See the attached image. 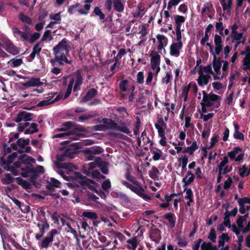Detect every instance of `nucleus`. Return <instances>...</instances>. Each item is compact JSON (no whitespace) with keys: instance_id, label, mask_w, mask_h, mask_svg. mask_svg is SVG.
I'll use <instances>...</instances> for the list:
<instances>
[{"instance_id":"obj_3","label":"nucleus","mask_w":250,"mask_h":250,"mask_svg":"<svg viewBox=\"0 0 250 250\" xmlns=\"http://www.w3.org/2000/svg\"><path fill=\"white\" fill-rule=\"evenodd\" d=\"M22 172L21 175L24 178L29 176V174H31L30 180L34 184L35 180L40 176V174L43 173L44 172V168L42 166H38L36 168L32 167L25 166L24 167L21 168Z\"/></svg>"},{"instance_id":"obj_26","label":"nucleus","mask_w":250,"mask_h":250,"mask_svg":"<svg viewBox=\"0 0 250 250\" xmlns=\"http://www.w3.org/2000/svg\"><path fill=\"white\" fill-rule=\"evenodd\" d=\"M218 247H224L225 242H229L230 240V237L227 233H222L219 238Z\"/></svg>"},{"instance_id":"obj_23","label":"nucleus","mask_w":250,"mask_h":250,"mask_svg":"<svg viewBox=\"0 0 250 250\" xmlns=\"http://www.w3.org/2000/svg\"><path fill=\"white\" fill-rule=\"evenodd\" d=\"M198 74L199 76L197 79V82L199 85L203 86L204 85H207L208 83L205 77L203 70L201 69H200L198 71Z\"/></svg>"},{"instance_id":"obj_10","label":"nucleus","mask_w":250,"mask_h":250,"mask_svg":"<svg viewBox=\"0 0 250 250\" xmlns=\"http://www.w3.org/2000/svg\"><path fill=\"white\" fill-rule=\"evenodd\" d=\"M153 52L151 53L150 54V56L151 57L150 60V64L151 68L153 70L156 69V74H158L160 71V67L159 66L160 63V59L161 56L159 54H157L155 55H153Z\"/></svg>"},{"instance_id":"obj_57","label":"nucleus","mask_w":250,"mask_h":250,"mask_svg":"<svg viewBox=\"0 0 250 250\" xmlns=\"http://www.w3.org/2000/svg\"><path fill=\"white\" fill-rule=\"evenodd\" d=\"M213 245L210 242H203L201 245V250H210Z\"/></svg>"},{"instance_id":"obj_47","label":"nucleus","mask_w":250,"mask_h":250,"mask_svg":"<svg viewBox=\"0 0 250 250\" xmlns=\"http://www.w3.org/2000/svg\"><path fill=\"white\" fill-rule=\"evenodd\" d=\"M54 103V101H52L51 99H49L47 100H42L37 105V107H42L44 106L48 105Z\"/></svg>"},{"instance_id":"obj_45","label":"nucleus","mask_w":250,"mask_h":250,"mask_svg":"<svg viewBox=\"0 0 250 250\" xmlns=\"http://www.w3.org/2000/svg\"><path fill=\"white\" fill-rule=\"evenodd\" d=\"M239 170L240 171L239 175L241 177H245L249 175L248 168L246 165L242 166V167L239 168Z\"/></svg>"},{"instance_id":"obj_36","label":"nucleus","mask_w":250,"mask_h":250,"mask_svg":"<svg viewBox=\"0 0 250 250\" xmlns=\"http://www.w3.org/2000/svg\"><path fill=\"white\" fill-rule=\"evenodd\" d=\"M129 82L127 80H122L119 84V88L122 92H125L127 91Z\"/></svg>"},{"instance_id":"obj_28","label":"nucleus","mask_w":250,"mask_h":250,"mask_svg":"<svg viewBox=\"0 0 250 250\" xmlns=\"http://www.w3.org/2000/svg\"><path fill=\"white\" fill-rule=\"evenodd\" d=\"M19 19L23 23L28 24L30 25L33 24L31 19L22 13H21L19 14Z\"/></svg>"},{"instance_id":"obj_11","label":"nucleus","mask_w":250,"mask_h":250,"mask_svg":"<svg viewBox=\"0 0 250 250\" xmlns=\"http://www.w3.org/2000/svg\"><path fill=\"white\" fill-rule=\"evenodd\" d=\"M97 94L98 90L94 88H91L87 91L85 95L80 100V103H85L91 101Z\"/></svg>"},{"instance_id":"obj_38","label":"nucleus","mask_w":250,"mask_h":250,"mask_svg":"<svg viewBox=\"0 0 250 250\" xmlns=\"http://www.w3.org/2000/svg\"><path fill=\"white\" fill-rule=\"evenodd\" d=\"M156 37L159 42L157 49L159 51H161L164 48L163 41L165 40H167V39L164 35L160 34L157 35Z\"/></svg>"},{"instance_id":"obj_48","label":"nucleus","mask_w":250,"mask_h":250,"mask_svg":"<svg viewBox=\"0 0 250 250\" xmlns=\"http://www.w3.org/2000/svg\"><path fill=\"white\" fill-rule=\"evenodd\" d=\"M73 125V123L72 122L69 121L64 123L62 126L63 127H62L59 129V131H62L66 130L68 129H70Z\"/></svg>"},{"instance_id":"obj_35","label":"nucleus","mask_w":250,"mask_h":250,"mask_svg":"<svg viewBox=\"0 0 250 250\" xmlns=\"http://www.w3.org/2000/svg\"><path fill=\"white\" fill-rule=\"evenodd\" d=\"M160 174V171L155 166H153L151 170L149 171V175L151 178L155 180L158 179V175Z\"/></svg>"},{"instance_id":"obj_41","label":"nucleus","mask_w":250,"mask_h":250,"mask_svg":"<svg viewBox=\"0 0 250 250\" xmlns=\"http://www.w3.org/2000/svg\"><path fill=\"white\" fill-rule=\"evenodd\" d=\"M225 217L224 218V221L223 224L227 227L230 228L231 227L230 221V215L229 214V211L227 210L224 214Z\"/></svg>"},{"instance_id":"obj_61","label":"nucleus","mask_w":250,"mask_h":250,"mask_svg":"<svg viewBox=\"0 0 250 250\" xmlns=\"http://www.w3.org/2000/svg\"><path fill=\"white\" fill-rule=\"evenodd\" d=\"M41 34L38 32H35L31 35L30 38L29 37L28 41L30 43H33L37 40L40 37Z\"/></svg>"},{"instance_id":"obj_42","label":"nucleus","mask_w":250,"mask_h":250,"mask_svg":"<svg viewBox=\"0 0 250 250\" xmlns=\"http://www.w3.org/2000/svg\"><path fill=\"white\" fill-rule=\"evenodd\" d=\"M12 148L11 146H8L6 144L2 145V154L3 156H6L7 154L12 152Z\"/></svg>"},{"instance_id":"obj_4","label":"nucleus","mask_w":250,"mask_h":250,"mask_svg":"<svg viewBox=\"0 0 250 250\" xmlns=\"http://www.w3.org/2000/svg\"><path fill=\"white\" fill-rule=\"evenodd\" d=\"M214 50H212V52H210L213 55V61L221 60L220 57L217 58V56L219 55L223 49V44L222 37L218 34L214 36Z\"/></svg>"},{"instance_id":"obj_22","label":"nucleus","mask_w":250,"mask_h":250,"mask_svg":"<svg viewBox=\"0 0 250 250\" xmlns=\"http://www.w3.org/2000/svg\"><path fill=\"white\" fill-rule=\"evenodd\" d=\"M6 47V50L7 51L12 54H17L19 53V50L17 47H16L14 44L10 41H8L5 43Z\"/></svg>"},{"instance_id":"obj_17","label":"nucleus","mask_w":250,"mask_h":250,"mask_svg":"<svg viewBox=\"0 0 250 250\" xmlns=\"http://www.w3.org/2000/svg\"><path fill=\"white\" fill-rule=\"evenodd\" d=\"M220 98L219 96L210 93H209V95L205 99L203 102L206 104L207 107H211L213 105L212 102L219 100Z\"/></svg>"},{"instance_id":"obj_8","label":"nucleus","mask_w":250,"mask_h":250,"mask_svg":"<svg viewBox=\"0 0 250 250\" xmlns=\"http://www.w3.org/2000/svg\"><path fill=\"white\" fill-rule=\"evenodd\" d=\"M68 47V40L66 38L63 39L58 44L53 47L54 54H60L64 51H67Z\"/></svg>"},{"instance_id":"obj_1","label":"nucleus","mask_w":250,"mask_h":250,"mask_svg":"<svg viewBox=\"0 0 250 250\" xmlns=\"http://www.w3.org/2000/svg\"><path fill=\"white\" fill-rule=\"evenodd\" d=\"M81 72V70L78 69L71 75L64 95L63 96V95L61 93L59 94L53 100L54 101V103L59 101L61 99L63 100L67 99L70 95L72 89L74 92L80 90L81 86L83 83Z\"/></svg>"},{"instance_id":"obj_46","label":"nucleus","mask_w":250,"mask_h":250,"mask_svg":"<svg viewBox=\"0 0 250 250\" xmlns=\"http://www.w3.org/2000/svg\"><path fill=\"white\" fill-rule=\"evenodd\" d=\"M187 178V176H186L182 180V182L184 183V187H187L192 183L195 179V176H190L188 180Z\"/></svg>"},{"instance_id":"obj_32","label":"nucleus","mask_w":250,"mask_h":250,"mask_svg":"<svg viewBox=\"0 0 250 250\" xmlns=\"http://www.w3.org/2000/svg\"><path fill=\"white\" fill-rule=\"evenodd\" d=\"M102 122L104 125H108L107 129L110 128L114 129L115 126L116 125V123L113 121L111 119L103 118L102 120Z\"/></svg>"},{"instance_id":"obj_14","label":"nucleus","mask_w":250,"mask_h":250,"mask_svg":"<svg viewBox=\"0 0 250 250\" xmlns=\"http://www.w3.org/2000/svg\"><path fill=\"white\" fill-rule=\"evenodd\" d=\"M149 236L153 241L158 243L161 239V231L157 228H151L149 230Z\"/></svg>"},{"instance_id":"obj_56","label":"nucleus","mask_w":250,"mask_h":250,"mask_svg":"<svg viewBox=\"0 0 250 250\" xmlns=\"http://www.w3.org/2000/svg\"><path fill=\"white\" fill-rule=\"evenodd\" d=\"M212 8V4L210 2L205 3L202 9V13H204L208 11L209 13L211 12V8Z\"/></svg>"},{"instance_id":"obj_25","label":"nucleus","mask_w":250,"mask_h":250,"mask_svg":"<svg viewBox=\"0 0 250 250\" xmlns=\"http://www.w3.org/2000/svg\"><path fill=\"white\" fill-rule=\"evenodd\" d=\"M165 218L167 220L170 224L171 228H173L175 225V216L171 212H168L165 214Z\"/></svg>"},{"instance_id":"obj_30","label":"nucleus","mask_w":250,"mask_h":250,"mask_svg":"<svg viewBox=\"0 0 250 250\" xmlns=\"http://www.w3.org/2000/svg\"><path fill=\"white\" fill-rule=\"evenodd\" d=\"M82 216L92 219L97 220L98 218L97 214L93 211H84L82 213Z\"/></svg>"},{"instance_id":"obj_31","label":"nucleus","mask_w":250,"mask_h":250,"mask_svg":"<svg viewBox=\"0 0 250 250\" xmlns=\"http://www.w3.org/2000/svg\"><path fill=\"white\" fill-rule=\"evenodd\" d=\"M212 65L214 71L216 74H220L221 73V68L222 65L221 60L213 61Z\"/></svg>"},{"instance_id":"obj_2","label":"nucleus","mask_w":250,"mask_h":250,"mask_svg":"<svg viewBox=\"0 0 250 250\" xmlns=\"http://www.w3.org/2000/svg\"><path fill=\"white\" fill-rule=\"evenodd\" d=\"M126 179L129 182L133 183L135 186L132 185L127 181L122 180V184L132 191L137 194L146 201H150L151 198L150 196L145 194V190L141 186V184L138 182L135 177L131 176L129 172H127L125 175Z\"/></svg>"},{"instance_id":"obj_27","label":"nucleus","mask_w":250,"mask_h":250,"mask_svg":"<svg viewBox=\"0 0 250 250\" xmlns=\"http://www.w3.org/2000/svg\"><path fill=\"white\" fill-rule=\"evenodd\" d=\"M93 0H85V2L88 3L89 4H85L84 5L83 7L84 9H80L78 10V12L81 15H87L88 13V11L90 9V3H92Z\"/></svg>"},{"instance_id":"obj_59","label":"nucleus","mask_w":250,"mask_h":250,"mask_svg":"<svg viewBox=\"0 0 250 250\" xmlns=\"http://www.w3.org/2000/svg\"><path fill=\"white\" fill-rule=\"evenodd\" d=\"M153 154V159L154 161H158L159 160L162 154V152L160 149H158L157 151H153L152 152Z\"/></svg>"},{"instance_id":"obj_54","label":"nucleus","mask_w":250,"mask_h":250,"mask_svg":"<svg viewBox=\"0 0 250 250\" xmlns=\"http://www.w3.org/2000/svg\"><path fill=\"white\" fill-rule=\"evenodd\" d=\"M155 126L158 130L159 136L160 137H165V130L162 127L158 124H155Z\"/></svg>"},{"instance_id":"obj_29","label":"nucleus","mask_w":250,"mask_h":250,"mask_svg":"<svg viewBox=\"0 0 250 250\" xmlns=\"http://www.w3.org/2000/svg\"><path fill=\"white\" fill-rule=\"evenodd\" d=\"M113 7L115 11L118 12H123L124 9V6L120 0H114Z\"/></svg>"},{"instance_id":"obj_49","label":"nucleus","mask_w":250,"mask_h":250,"mask_svg":"<svg viewBox=\"0 0 250 250\" xmlns=\"http://www.w3.org/2000/svg\"><path fill=\"white\" fill-rule=\"evenodd\" d=\"M200 69H201L203 72L208 73L209 74H214V73L212 70L211 64H208L206 66H203L202 65H201Z\"/></svg>"},{"instance_id":"obj_60","label":"nucleus","mask_w":250,"mask_h":250,"mask_svg":"<svg viewBox=\"0 0 250 250\" xmlns=\"http://www.w3.org/2000/svg\"><path fill=\"white\" fill-rule=\"evenodd\" d=\"M58 173L64 180L66 181H71L73 179L76 180L75 177L74 178L71 176H67L65 173L62 170H60Z\"/></svg>"},{"instance_id":"obj_44","label":"nucleus","mask_w":250,"mask_h":250,"mask_svg":"<svg viewBox=\"0 0 250 250\" xmlns=\"http://www.w3.org/2000/svg\"><path fill=\"white\" fill-rule=\"evenodd\" d=\"M94 13L96 16H99V19L101 20H103L105 19V15L103 13L101 9L99 7H95L94 8Z\"/></svg>"},{"instance_id":"obj_50","label":"nucleus","mask_w":250,"mask_h":250,"mask_svg":"<svg viewBox=\"0 0 250 250\" xmlns=\"http://www.w3.org/2000/svg\"><path fill=\"white\" fill-rule=\"evenodd\" d=\"M208 238L213 243L216 242V234L214 229L212 228L210 229Z\"/></svg>"},{"instance_id":"obj_18","label":"nucleus","mask_w":250,"mask_h":250,"mask_svg":"<svg viewBox=\"0 0 250 250\" xmlns=\"http://www.w3.org/2000/svg\"><path fill=\"white\" fill-rule=\"evenodd\" d=\"M103 151V148L98 146H94L89 148H86L83 150V152L84 154H89L90 153H92L93 155L100 154L102 153Z\"/></svg>"},{"instance_id":"obj_55","label":"nucleus","mask_w":250,"mask_h":250,"mask_svg":"<svg viewBox=\"0 0 250 250\" xmlns=\"http://www.w3.org/2000/svg\"><path fill=\"white\" fill-rule=\"evenodd\" d=\"M127 242L129 244H130L132 246V249L133 250H135L138 244L137 239L136 237H133L131 239H129L127 240Z\"/></svg>"},{"instance_id":"obj_7","label":"nucleus","mask_w":250,"mask_h":250,"mask_svg":"<svg viewBox=\"0 0 250 250\" xmlns=\"http://www.w3.org/2000/svg\"><path fill=\"white\" fill-rule=\"evenodd\" d=\"M57 233L58 231L56 229H53L49 231L48 233L49 236L45 237L39 245L40 248L42 249L47 248L50 243L53 241L54 235Z\"/></svg>"},{"instance_id":"obj_13","label":"nucleus","mask_w":250,"mask_h":250,"mask_svg":"<svg viewBox=\"0 0 250 250\" xmlns=\"http://www.w3.org/2000/svg\"><path fill=\"white\" fill-rule=\"evenodd\" d=\"M55 57L54 59H51L50 61V62L52 65H57L58 64L57 63V61H63L65 63L70 64L72 63L71 61L67 59L66 57L64 55V54L63 53H61L60 54H54Z\"/></svg>"},{"instance_id":"obj_9","label":"nucleus","mask_w":250,"mask_h":250,"mask_svg":"<svg viewBox=\"0 0 250 250\" xmlns=\"http://www.w3.org/2000/svg\"><path fill=\"white\" fill-rule=\"evenodd\" d=\"M33 114L26 111H20L17 115L15 121L20 123L22 121L25 122L31 121L33 119Z\"/></svg>"},{"instance_id":"obj_5","label":"nucleus","mask_w":250,"mask_h":250,"mask_svg":"<svg viewBox=\"0 0 250 250\" xmlns=\"http://www.w3.org/2000/svg\"><path fill=\"white\" fill-rule=\"evenodd\" d=\"M36 162L35 159L32 156H28L26 154H23L20 155L18 158V161L14 163V165L17 168H20L21 169L22 164L26 166L32 167V164Z\"/></svg>"},{"instance_id":"obj_39","label":"nucleus","mask_w":250,"mask_h":250,"mask_svg":"<svg viewBox=\"0 0 250 250\" xmlns=\"http://www.w3.org/2000/svg\"><path fill=\"white\" fill-rule=\"evenodd\" d=\"M102 162V158L100 157H96L94 159V161L89 164V169L92 170L96 167H98L100 163Z\"/></svg>"},{"instance_id":"obj_16","label":"nucleus","mask_w":250,"mask_h":250,"mask_svg":"<svg viewBox=\"0 0 250 250\" xmlns=\"http://www.w3.org/2000/svg\"><path fill=\"white\" fill-rule=\"evenodd\" d=\"M13 34L15 37L18 38L20 37L22 40L28 41L29 40V33H25L21 31L19 28L14 27L12 29Z\"/></svg>"},{"instance_id":"obj_37","label":"nucleus","mask_w":250,"mask_h":250,"mask_svg":"<svg viewBox=\"0 0 250 250\" xmlns=\"http://www.w3.org/2000/svg\"><path fill=\"white\" fill-rule=\"evenodd\" d=\"M14 178L10 173H5L1 181L3 184L8 185L14 182Z\"/></svg>"},{"instance_id":"obj_12","label":"nucleus","mask_w":250,"mask_h":250,"mask_svg":"<svg viewBox=\"0 0 250 250\" xmlns=\"http://www.w3.org/2000/svg\"><path fill=\"white\" fill-rule=\"evenodd\" d=\"M182 47L183 43L182 42L173 43L170 46V55L178 57L180 55V50Z\"/></svg>"},{"instance_id":"obj_43","label":"nucleus","mask_w":250,"mask_h":250,"mask_svg":"<svg viewBox=\"0 0 250 250\" xmlns=\"http://www.w3.org/2000/svg\"><path fill=\"white\" fill-rule=\"evenodd\" d=\"M51 31L49 30H46L41 39V41H45L46 40L51 41L53 40V37L51 35Z\"/></svg>"},{"instance_id":"obj_21","label":"nucleus","mask_w":250,"mask_h":250,"mask_svg":"<svg viewBox=\"0 0 250 250\" xmlns=\"http://www.w3.org/2000/svg\"><path fill=\"white\" fill-rule=\"evenodd\" d=\"M16 180L18 184L21 186L24 189H30L32 188V186L29 182L23 180L21 177H17Z\"/></svg>"},{"instance_id":"obj_40","label":"nucleus","mask_w":250,"mask_h":250,"mask_svg":"<svg viewBox=\"0 0 250 250\" xmlns=\"http://www.w3.org/2000/svg\"><path fill=\"white\" fill-rule=\"evenodd\" d=\"M107 163L105 162L102 159L101 163H100V164L98 166L100 167L101 171L104 174H107L108 173V169L107 167Z\"/></svg>"},{"instance_id":"obj_34","label":"nucleus","mask_w":250,"mask_h":250,"mask_svg":"<svg viewBox=\"0 0 250 250\" xmlns=\"http://www.w3.org/2000/svg\"><path fill=\"white\" fill-rule=\"evenodd\" d=\"M62 167L66 169L67 170L66 172L67 174H70L71 172L73 171V170L77 169L76 167L73 164L67 163L62 164Z\"/></svg>"},{"instance_id":"obj_53","label":"nucleus","mask_w":250,"mask_h":250,"mask_svg":"<svg viewBox=\"0 0 250 250\" xmlns=\"http://www.w3.org/2000/svg\"><path fill=\"white\" fill-rule=\"evenodd\" d=\"M229 163V159L228 156H226L223 158V160L218 165L219 170L222 171L223 168L225 165Z\"/></svg>"},{"instance_id":"obj_6","label":"nucleus","mask_w":250,"mask_h":250,"mask_svg":"<svg viewBox=\"0 0 250 250\" xmlns=\"http://www.w3.org/2000/svg\"><path fill=\"white\" fill-rule=\"evenodd\" d=\"M75 176L76 179H80L79 184L81 186H86L87 188L90 189L91 190L94 191L95 192H97L95 187L94 185H92L91 184L94 185L96 183L94 181L92 180L89 179L88 178H86L85 177L82 175L79 172H75Z\"/></svg>"},{"instance_id":"obj_62","label":"nucleus","mask_w":250,"mask_h":250,"mask_svg":"<svg viewBox=\"0 0 250 250\" xmlns=\"http://www.w3.org/2000/svg\"><path fill=\"white\" fill-rule=\"evenodd\" d=\"M48 183L50 184L52 186L55 187V188H60L61 183L58 180L54 178H51L50 181H48Z\"/></svg>"},{"instance_id":"obj_20","label":"nucleus","mask_w":250,"mask_h":250,"mask_svg":"<svg viewBox=\"0 0 250 250\" xmlns=\"http://www.w3.org/2000/svg\"><path fill=\"white\" fill-rule=\"evenodd\" d=\"M114 129L120 131L127 135H129L131 133V131L127 127L125 122H120V125L116 123V125L115 126Z\"/></svg>"},{"instance_id":"obj_33","label":"nucleus","mask_w":250,"mask_h":250,"mask_svg":"<svg viewBox=\"0 0 250 250\" xmlns=\"http://www.w3.org/2000/svg\"><path fill=\"white\" fill-rule=\"evenodd\" d=\"M17 143L19 147L21 149H23L26 146L29 145L30 139L29 138L25 139L20 138L17 140Z\"/></svg>"},{"instance_id":"obj_51","label":"nucleus","mask_w":250,"mask_h":250,"mask_svg":"<svg viewBox=\"0 0 250 250\" xmlns=\"http://www.w3.org/2000/svg\"><path fill=\"white\" fill-rule=\"evenodd\" d=\"M102 188L105 191H108L111 188V183L109 179H107L102 184Z\"/></svg>"},{"instance_id":"obj_63","label":"nucleus","mask_w":250,"mask_h":250,"mask_svg":"<svg viewBox=\"0 0 250 250\" xmlns=\"http://www.w3.org/2000/svg\"><path fill=\"white\" fill-rule=\"evenodd\" d=\"M80 5V3L79 2H77L74 5H71L69 6L68 9V12L70 14H73L75 13V11H76V8H78Z\"/></svg>"},{"instance_id":"obj_24","label":"nucleus","mask_w":250,"mask_h":250,"mask_svg":"<svg viewBox=\"0 0 250 250\" xmlns=\"http://www.w3.org/2000/svg\"><path fill=\"white\" fill-rule=\"evenodd\" d=\"M243 36V33H238L237 31L234 33H231V38L232 39V42L236 41L235 48L240 43V40L242 39Z\"/></svg>"},{"instance_id":"obj_52","label":"nucleus","mask_w":250,"mask_h":250,"mask_svg":"<svg viewBox=\"0 0 250 250\" xmlns=\"http://www.w3.org/2000/svg\"><path fill=\"white\" fill-rule=\"evenodd\" d=\"M18 156L17 152H13L10 155H8L7 158L6 159V162H8V164H12L13 163L15 159Z\"/></svg>"},{"instance_id":"obj_58","label":"nucleus","mask_w":250,"mask_h":250,"mask_svg":"<svg viewBox=\"0 0 250 250\" xmlns=\"http://www.w3.org/2000/svg\"><path fill=\"white\" fill-rule=\"evenodd\" d=\"M182 0H170L167 5V10H170L172 6L177 5Z\"/></svg>"},{"instance_id":"obj_15","label":"nucleus","mask_w":250,"mask_h":250,"mask_svg":"<svg viewBox=\"0 0 250 250\" xmlns=\"http://www.w3.org/2000/svg\"><path fill=\"white\" fill-rule=\"evenodd\" d=\"M79 148V147L77 144H72L70 146V147L66 148L63 152L66 157L73 158L74 155L77 153V149Z\"/></svg>"},{"instance_id":"obj_19","label":"nucleus","mask_w":250,"mask_h":250,"mask_svg":"<svg viewBox=\"0 0 250 250\" xmlns=\"http://www.w3.org/2000/svg\"><path fill=\"white\" fill-rule=\"evenodd\" d=\"M42 83L41 82L40 78H32L29 81L22 83L23 86L25 87L29 86H40L42 85Z\"/></svg>"},{"instance_id":"obj_64","label":"nucleus","mask_w":250,"mask_h":250,"mask_svg":"<svg viewBox=\"0 0 250 250\" xmlns=\"http://www.w3.org/2000/svg\"><path fill=\"white\" fill-rule=\"evenodd\" d=\"M117 197L125 203L128 202L129 200V197L125 194L122 192L117 193Z\"/></svg>"}]
</instances>
